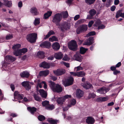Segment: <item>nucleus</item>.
I'll return each instance as SVG.
<instances>
[{
  "instance_id": "nucleus-10",
  "label": "nucleus",
  "mask_w": 124,
  "mask_h": 124,
  "mask_svg": "<svg viewBox=\"0 0 124 124\" xmlns=\"http://www.w3.org/2000/svg\"><path fill=\"white\" fill-rule=\"evenodd\" d=\"M51 45L50 43L48 41H46L41 43L40 44V46L42 48H49Z\"/></svg>"
},
{
  "instance_id": "nucleus-44",
  "label": "nucleus",
  "mask_w": 124,
  "mask_h": 124,
  "mask_svg": "<svg viewBox=\"0 0 124 124\" xmlns=\"http://www.w3.org/2000/svg\"><path fill=\"white\" fill-rule=\"evenodd\" d=\"M95 32L94 31H92L89 32L87 35L86 36L87 37H90L91 36H93L95 35Z\"/></svg>"
},
{
  "instance_id": "nucleus-32",
  "label": "nucleus",
  "mask_w": 124,
  "mask_h": 124,
  "mask_svg": "<svg viewBox=\"0 0 124 124\" xmlns=\"http://www.w3.org/2000/svg\"><path fill=\"white\" fill-rule=\"evenodd\" d=\"M96 13V11L94 9H91L89 11V13L91 16H94Z\"/></svg>"
},
{
  "instance_id": "nucleus-23",
  "label": "nucleus",
  "mask_w": 124,
  "mask_h": 124,
  "mask_svg": "<svg viewBox=\"0 0 124 124\" xmlns=\"http://www.w3.org/2000/svg\"><path fill=\"white\" fill-rule=\"evenodd\" d=\"M92 87H93L92 84L89 82L85 83L83 85V87L86 89L90 88Z\"/></svg>"
},
{
  "instance_id": "nucleus-64",
  "label": "nucleus",
  "mask_w": 124,
  "mask_h": 124,
  "mask_svg": "<svg viewBox=\"0 0 124 124\" xmlns=\"http://www.w3.org/2000/svg\"><path fill=\"white\" fill-rule=\"evenodd\" d=\"M18 7L19 8H21L23 6V3L21 1L19 2L18 4Z\"/></svg>"
},
{
  "instance_id": "nucleus-28",
  "label": "nucleus",
  "mask_w": 124,
  "mask_h": 124,
  "mask_svg": "<svg viewBox=\"0 0 124 124\" xmlns=\"http://www.w3.org/2000/svg\"><path fill=\"white\" fill-rule=\"evenodd\" d=\"M48 121L50 124H57L59 120L56 119H48Z\"/></svg>"
},
{
  "instance_id": "nucleus-50",
  "label": "nucleus",
  "mask_w": 124,
  "mask_h": 124,
  "mask_svg": "<svg viewBox=\"0 0 124 124\" xmlns=\"http://www.w3.org/2000/svg\"><path fill=\"white\" fill-rule=\"evenodd\" d=\"M85 21V19H81L78 20L77 21L78 23L79 24L83 23Z\"/></svg>"
},
{
  "instance_id": "nucleus-13",
  "label": "nucleus",
  "mask_w": 124,
  "mask_h": 124,
  "mask_svg": "<svg viewBox=\"0 0 124 124\" xmlns=\"http://www.w3.org/2000/svg\"><path fill=\"white\" fill-rule=\"evenodd\" d=\"M63 54L62 53L59 52L55 53L54 54V57L58 60L61 59L63 57Z\"/></svg>"
},
{
  "instance_id": "nucleus-8",
  "label": "nucleus",
  "mask_w": 124,
  "mask_h": 124,
  "mask_svg": "<svg viewBox=\"0 0 124 124\" xmlns=\"http://www.w3.org/2000/svg\"><path fill=\"white\" fill-rule=\"evenodd\" d=\"M65 70L63 69H58L56 70L53 71L54 74L58 76L62 75L65 73Z\"/></svg>"
},
{
  "instance_id": "nucleus-42",
  "label": "nucleus",
  "mask_w": 124,
  "mask_h": 124,
  "mask_svg": "<svg viewBox=\"0 0 124 124\" xmlns=\"http://www.w3.org/2000/svg\"><path fill=\"white\" fill-rule=\"evenodd\" d=\"M49 39V40L51 41H58L57 38L55 36H53L52 37L50 38Z\"/></svg>"
},
{
  "instance_id": "nucleus-46",
  "label": "nucleus",
  "mask_w": 124,
  "mask_h": 124,
  "mask_svg": "<svg viewBox=\"0 0 124 124\" xmlns=\"http://www.w3.org/2000/svg\"><path fill=\"white\" fill-rule=\"evenodd\" d=\"M96 96V95L94 93H90L88 96V98H94Z\"/></svg>"
},
{
  "instance_id": "nucleus-52",
  "label": "nucleus",
  "mask_w": 124,
  "mask_h": 124,
  "mask_svg": "<svg viewBox=\"0 0 124 124\" xmlns=\"http://www.w3.org/2000/svg\"><path fill=\"white\" fill-rule=\"evenodd\" d=\"M76 101L75 99L71 100L70 101V103L72 104V105H74L76 103Z\"/></svg>"
},
{
  "instance_id": "nucleus-53",
  "label": "nucleus",
  "mask_w": 124,
  "mask_h": 124,
  "mask_svg": "<svg viewBox=\"0 0 124 124\" xmlns=\"http://www.w3.org/2000/svg\"><path fill=\"white\" fill-rule=\"evenodd\" d=\"M70 73L71 75L74 76H78V72L76 73L73 72H70Z\"/></svg>"
},
{
  "instance_id": "nucleus-43",
  "label": "nucleus",
  "mask_w": 124,
  "mask_h": 124,
  "mask_svg": "<svg viewBox=\"0 0 124 124\" xmlns=\"http://www.w3.org/2000/svg\"><path fill=\"white\" fill-rule=\"evenodd\" d=\"M45 119V117L42 115H39L38 116V119L39 120L41 121H44Z\"/></svg>"
},
{
  "instance_id": "nucleus-33",
  "label": "nucleus",
  "mask_w": 124,
  "mask_h": 124,
  "mask_svg": "<svg viewBox=\"0 0 124 124\" xmlns=\"http://www.w3.org/2000/svg\"><path fill=\"white\" fill-rule=\"evenodd\" d=\"M55 107L53 105L49 104L47 106H46V109L47 110H52L54 109Z\"/></svg>"
},
{
  "instance_id": "nucleus-62",
  "label": "nucleus",
  "mask_w": 124,
  "mask_h": 124,
  "mask_svg": "<svg viewBox=\"0 0 124 124\" xmlns=\"http://www.w3.org/2000/svg\"><path fill=\"white\" fill-rule=\"evenodd\" d=\"M41 83L43 84H44V88L45 89H46L47 88V85L46 84V82L45 81H42Z\"/></svg>"
},
{
  "instance_id": "nucleus-56",
  "label": "nucleus",
  "mask_w": 124,
  "mask_h": 124,
  "mask_svg": "<svg viewBox=\"0 0 124 124\" xmlns=\"http://www.w3.org/2000/svg\"><path fill=\"white\" fill-rule=\"evenodd\" d=\"M94 21L93 20H91L89 22L88 24V26L89 27H91Z\"/></svg>"
},
{
  "instance_id": "nucleus-31",
  "label": "nucleus",
  "mask_w": 124,
  "mask_h": 124,
  "mask_svg": "<svg viewBox=\"0 0 124 124\" xmlns=\"http://www.w3.org/2000/svg\"><path fill=\"white\" fill-rule=\"evenodd\" d=\"M33 97L35 100L37 101H41V98L39 97L38 94H34L33 95Z\"/></svg>"
},
{
  "instance_id": "nucleus-40",
  "label": "nucleus",
  "mask_w": 124,
  "mask_h": 124,
  "mask_svg": "<svg viewBox=\"0 0 124 124\" xmlns=\"http://www.w3.org/2000/svg\"><path fill=\"white\" fill-rule=\"evenodd\" d=\"M40 19L39 18H37L35 19L34 22V24L35 25L39 24L40 23Z\"/></svg>"
},
{
  "instance_id": "nucleus-59",
  "label": "nucleus",
  "mask_w": 124,
  "mask_h": 124,
  "mask_svg": "<svg viewBox=\"0 0 124 124\" xmlns=\"http://www.w3.org/2000/svg\"><path fill=\"white\" fill-rule=\"evenodd\" d=\"M120 71L116 70H115L113 72V74L115 75H116L120 73Z\"/></svg>"
},
{
  "instance_id": "nucleus-49",
  "label": "nucleus",
  "mask_w": 124,
  "mask_h": 124,
  "mask_svg": "<svg viewBox=\"0 0 124 124\" xmlns=\"http://www.w3.org/2000/svg\"><path fill=\"white\" fill-rule=\"evenodd\" d=\"M105 27V26L103 24H102L101 25L99 26L97 28L98 30L100 29H103Z\"/></svg>"
},
{
  "instance_id": "nucleus-35",
  "label": "nucleus",
  "mask_w": 124,
  "mask_h": 124,
  "mask_svg": "<svg viewBox=\"0 0 124 124\" xmlns=\"http://www.w3.org/2000/svg\"><path fill=\"white\" fill-rule=\"evenodd\" d=\"M87 50V49L81 47L80 48V53L81 54H84L86 52Z\"/></svg>"
},
{
  "instance_id": "nucleus-15",
  "label": "nucleus",
  "mask_w": 124,
  "mask_h": 124,
  "mask_svg": "<svg viewBox=\"0 0 124 124\" xmlns=\"http://www.w3.org/2000/svg\"><path fill=\"white\" fill-rule=\"evenodd\" d=\"M95 122L94 118L88 116L86 119V122L88 124H93Z\"/></svg>"
},
{
  "instance_id": "nucleus-55",
  "label": "nucleus",
  "mask_w": 124,
  "mask_h": 124,
  "mask_svg": "<svg viewBox=\"0 0 124 124\" xmlns=\"http://www.w3.org/2000/svg\"><path fill=\"white\" fill-rule=\"evenodd\" d=\"M101 23L100 21H97L95 22V25L96 26H97L99 25Z\"/></svg>"
},
{
  "instance_id": "nucleus-14",
  "label": "nucleus",
  "mask_w": 124,
  "mask_h": 124,
  "mask_svg": "<svg viewBox=\"0 0 124 124\" xmlns=\"http://www.w3.org/2000/svg\"><path fill=\"white\" fill-rule=\"evenodd\" d=\"M84 92L80 89H77L76 91V96L78 98H80L82 97L84 94Z\"/></svg>"
},
{
  "instance_id": "nucleus-17",
  "label": "nucleus",
  "mask_w": 124,
  "mask_h": 124,
  "mask_svg": "<svg viewBox=\"0 0 124 124\" xmlns=\"http://www.w3.org/2000/svg\"><path fill=\"white\" fill-rule=\"evenodd\" d=\"M52 47L54 50L57 51L60 49V46L58 43L56 42L53 44Z\"/></svg>"
},
{
  "instance_id": "nucleus-61",
  "label": "nucleus",
  "mask_w": 124,
  "mask_h": 124,
  "mask_svg": "<svg viewBox=\"0 0 124 124\" xmlns=\"http://www.w3.org/2000/svg\"><path fill=\"white\" fill-rule=\"evenodd\" d=\"M10 116H12L13 117H16L17 116V115L15 113H11V114L10 115Z\"/></svg>"
},
{
  "instance_id": "nucleus-22",
  "label": "nucleus",
  "mask_w": 124,
  "mask_h": 124,
  "mask_svg": "<svg viewBox=\"0 0 124 124\" xmlns=\"http://www.w3.org/2000/svg\"><path fill=\"white\" fill-rule=\"evenodd\" d=\"M37 56L39 58L41 59L44 58L45 57V53L42 51L38 52L37 53Z\"/></svg>"
},
{
  "instance_id": "nucleus-18",
  "label": "nucleus",
  "mask_w": 124,
  "mask_h": 124,
  "mask_svg": "<svg viewBox=\"0 0 124 124\" xmlns=\"http://www.w3.org/2000/svg\"><path fill=\"white\" fill-rule=\"evenodd\" d=\"M49 73V71L46 70H42L40 71L39 73V75L41 76H46Z\"/></svg>"
},
{
  "instance_id": "nucleus-38",
  "label": "nucleus",
  "mask_w": 124,
  "mask_h": 124,
  "mask_svg": "<svg viewBox=\"0 0 124 124\" xmlns=\"http://www.w3.org/2000/svg\"><path fill=\"white\" fill-rule=\"evenodd\" d=\"M123 12V10H118L116 12V18H117L120 16L121 13Z\"/></svg>"
},
{
  "instance_id": "nucleus-24",
  "label": "nucleus",
  "mask_w": 124,
  "mask_h": 124,
  "mask_svg": "<svg viewBox=\"0 0 124 124\" xmlns=\"http://www.w3.org/2000/svg\"><path fill=\"white\" fill-rule=\"evenodd\" d=\"M97 92L101 94H104L106 93V90L105 87H102L97 90Z\"/></svg>"
},
{
  "instance_id": "nucleus-63",
  "label": "nucleus",
  "mask_w": 124,
  "mask_h": 124,
  "mask_svg": "<svg viewBox=\"0 0 124 124\" xmlns=\"http://www.w3.org/2000/svg\"><path fill=\"white\" fill-rule=\"evenodd\" d=\"M116 8V7L115 6H113L111 7L110 9L112 11H115Z\"/></svg>"
},
{
  "instance_id": "nucleus-54",
  "label": "nucleus",
  "mask_w": 124,
  "mask_h": 124,
  "mask_svg": "<svg viewBox=\"0 0 124 124\" xmlns=\"http://www.w3.org/2000/svg\"><path fill=\"white\" fill-rule=\"evenodd\" d=\"M41 83H38L36 86L37 90H38L39 89V86L40 88H41L42 87V85L41 84Z\"/></svg>"
},
{
  "instance_id": "nucleus-30",
  "label": "nucleus",
  "mask_w": 124,
  "mask_h": 124,
  "mask_svg": "<svg viewBox=\"0 0 124 124\" xmlns=\"http://www.w3.org/2000/svg\"><path fill=\"white\" fill-rule=\"evenodd\" d=\"M63 18L64 19L66 18L69 16L68 12L67 11L63 12L62 13V15Z\"/></svg>"
},
{
  "instance_id": "nucleus-16",
  "label": "nucleus",
  "mask_w": 124,
  "mask_h": 124,
  "mask_svg": "<svg viewBox=\"0 0 124 124\" xmlns=\"http://www.w3.org/2000/svg\"><path fill=\"white\" fill-rule=\"evenodd\" d=\"M39 65L40 67L46 69H48L50 67L49 64L45 61H44L40 64Z\"/></svg>"
},
{
  "instance_id": "nucleus-45",
  "label": "nucleus",
  "mask_w": 124,
  "mask_h": 124,
  "mask_svg": "<svg viewBox=\"0 0 124 124\" xmlns=\"http://www.w3.org/2000/svg\"><path fill=\"white\" fill-rule=\"evenodd\" d=\"M20 50L21 54L23 53V54L27 52L28 51V49L26 48H24L22 49H20Z\"/></svg>"
},
{
  "instance_id": "nucleus-21",
  "label": "nucleus",
  "mask_w": 124,
  "mask_h": 124,
  "mask_svg": "<svg viewBox=\"0 0 124 124\" xmlns=\"http://www.w3.org/2000/svg\"><path fill=\"white\" fill-rule=\"evenodd\" d=\"M27 110L32 114H34V113L36 111L37 108L34 107H28L27 108Z\"/></svg>"
},
{
  "instance_id": "nucleus-5",
  "label": "nucleus",
  "mask_w": 124,
  "mask_h": 124,
  "mask_svg": "<svg viewBox=\"0 0 124 124\" xmlns=\"http://www.w3.org/2000/svg\"><path fill=\"white\" fill-rule=\"evenodd\" d=\"M87 28V25L85 24L81 25L78 27L76 29L77 33L78 34H79L81 33L84 32L86 31Z\"/></svg>"
},
{
  "instance_id": "nucleus-7",
  "label": "nucleus",
  "mask_w": 124,
  "mask_h": 124,
  "mask_svg": "<svg viewBox=\"0 0 124 124\" xmlns=\"http://www.w3.org/2000/svg\"><path fill=\"white\" fill-rule=\"evenodd\" d=\"M71 95L66 94L63 97L58 98L56 100V101L58 104L62 105L65 101L66 99L71 98Z\"/></svg>"
},
{
  "instance_id": "nucleus-1",
  "label": "nucleus",
  "mask_w": 124,
  "mask_h": 124,
  "mask_svg": "<svg viewBox=\"0 0 124 124\" xmlns=\"http://www.w3.org/2000/svg\"><path fill=\"white\" fill-rule=\"evenodd\" d=\"M49 82L50 86L54 92L59 93L62 91V88L61 85L55 84L54 82L51 81Z\"/></svg>"
},
{
  "instance_id": "nucleus-60",
  "label": "nucleus",
  "mask_w": 124,
  "mask_h": 124,
  "mask_svg": "<svg viewBox=\"0 0 124 124\" xmlns=\"http://www.w3.org/2000/svg\"><path fill=\"white\" fill-rule=\"evenodd\" d=\"M10 86L12 91H14L15 89V87L14 85L12 84L10 85Z\"/></svg>"
},
{
  "instance_id": "nucleus-34",
  "label": "nucleus",
  "mask_w": 124,
  "mask_h": 124,
  "mask_svg": "<svg viewBox=\"0 0 124 124\" xmlns=\"http://www.w3.org/2000/svg\"><path fill=\"white\" fill-rule=\"evenodd\" d=\"M21 46V45L20 44H17L14 45L12 47V49L14 50H18Z\"/></svg>"
},
{
  "instance_id": "nucleus-27",
  "label": "nucleus",
  "mask_w": 124,
  "mask_h": 124,
  "mask_svg": "<svg viewBox=\"0 0 124 124\" xmlns=\"http://www.w3.org/2000/svg\"><path fill=\"white\" fill-rule=\"evenodd\" d=\"M93 38L90 37L88 39L87 45H91L93 43Z\"/></svg>"
},
{
  "instance_id": "nucleus-20",
  "label": "nucleus",
  "mask_w": 124,
  "mask_h": 124,
  "mask_svg": "<svg viewBox=\"0 0 124 124\" xmlns=\"http://www.w3.org/2000/svg\"><path fill=\"white\" fill-rule=\"evenodd\" d=\"M39 92L40 94L42 97L45 98H46V97L47 94L44 90L42 89H40L39 90Z\"/></svg>"
},
{
  "instance_id": "nucleus-6",
  "label": "nucleus",
  "mask_w": 124,
  "mask_h": 124,
  "mask_svg": "<svg viewBox=\"0 0 124 124\" xmlns=\"http://www.w3.org/2000/svg\"><path fill=\"white\" fill-rule=\"evenodd\" d=\"M74 81L73 78L70 76L63 82V84L65 87L69 86L72 85Z\"/></svg>"
},
{
  "instance_id": "nucleus-41",
  "label": "nucleus",
  "mask_w": 124,
  "mask_h": 124,
  "mask_svg": "<svg viewBox=\"0 0 124 124\" xmlns=\"http://www.w3.org/2000/svg\"><path fill=\"white\" fill-rule=\"evenodd\" d=\"M49 102L48 101H44L42 102V105L43 107L47 106L49 104Z\"/></svg>"
},
{
  "instance_id": "nucleus-51",
  "label": "nucleus",
  "mask_w": 124,
  "mask_h": 124,
  "mask_svg": "<svg viewBox=\"0 0 124 124\" xmlns=\"http://www.w3.org/2000/svg\"><path fill=\"white\" fill-rule=\"evenodd\" d=\"M85 2L88 5H91L93 4L91 0H85Z\"/></svg>"
},
{
  "instance_id": "nucleus-3",
  "label": "nucleus",
  "mask_w": 124,
  "mask_h": 124,
  "mask_svg": "<svg viewBox=\"0 0 124 124\" xmlns=\"http://www.w3.org/2000/svg\"><path fill=\"white\" fill-rule=\"evenodd\" d=\"M62 19V15L60 13L55 14L53 17L52 21L57 26L60 25V23Z\"/></svg>"
},
{
  "instance_id": "nucleus-19",
  "label": "nucleus",
  "mask_w": 124,
  "mask_h": 124,
  "mask_svg": "<svg viewBox=\"0 0 124 124\" xmlns=\"http://www.w3.org/2000/svg\"><path fill=\"white\" fill-rule=\"evenodd\" d=\"M30 75L29 73L26 71H24L20 74L21 77L23 78H28Z\"/></svg>"
},
{
  "instance_id": "nucleus-47",
  "label": "nucleus",
  "mask_w": 124,
  "mask_h": 124,
  "mask_svg": "<svg viewBox=\"0 0 124 124\" xmlns=\"http://www.w3.org/2000/svg\"><path fill=\"white\" fill-rule=\"evenodd\" d=\"M13 37L12 34H9L6 36V39L7 40H9L12 38Z\"/></svg>"
},
{
  "instance_id": "nucleus-2",
  "label": "nucleus",
  "mask_w": 124,
  "mask_h": 124,
  "mask_svg": "<svg viewBox=\"0 0 124 124\" xmlns=\"http://www.w3.org/2000/svg\"><path fill=\"white\" fill-rule=\"evenodd\" d=\"M37 34L35 33H32L28 34L26 36L27 40L31 43H35L37 38Z\"/></svg>"
},
{
  "instance_id": "nucleus-39",
  "label": "nucleus",
  "mask_w": 124,
  "mask_h": 124,
  "mask_svg": "<svg viewBox=\"0 0 124 124\" xmlns=\"http://www.w3.org/2000/svg\"><path fill=\"white\" fill-rule=\"evenodd\" d=\"M78 77H83L85 75V73L83 71L78 72Z\"/></svg>"
},
{
  "instance_id": "nucleus-29",
  "label": "nucleus",
  "mask_w": 124,
  "mask_h": 124,
  "mask_svg": "<svg viewBox=\"0 0 124 124\" xmlns=\"http://www.w3.org/2000/svg\"><path fill=\"white\" fill-rule=\"evenodd\" d=\"M6 58L7 59L9 60L12 62L15 61L16 59L15 58L9 55L7 56Z\"/></svg>"
},
{
  "instance_id": "nucleus-9",
  "label": "nucleus",
  "mask_w": 124,
  "mask_h": 124,
  "mask_svg": "<svg viewBox=\"0 0 124 124\" xmlns=\"http://www.w3.org/2000/svg\"><path fill=\"white\" fill-rule=\"evenodd\" d=\"M70 26L68 23L65 22L60 27L61 31L62 32L64 31V30H67L70 29Z\"/></svg>"
},
{
  "instance_id": "nucleus-36",
  "label": "nucleus",
  "mask_w": 124,
  "mask_h": 124,
  "mask_svg": "<svg viewBox=\"0 0 124 124\" xmlns=\"http://www.w3.org/2000/svg\"><path fill=\"white\" fill-rule=\"evenodd\" d=\"M20 49L17 50H15L14 52V55L16 56H17L22 54Z\"/></svg>"
},
{
  "instance_id": "nucleus-25",
  "label": "nucleus",
  "mask_w": 124,
  "mask_h": 124,
  "mask_svg": "<svg viewBox=\"0 0 124 124\" xmlns=\"http://www.w3.org/2000/svg\"><path fill=\"white\" fill-rule=\"evenodd\" d=\"M4 5L10 8L12 6V4L11 1L4 0Z\"/></svg>"
},
{
  "instance_id": "nucleus-26",
  "label": "nucleus",
  "mask_w": 124,
  "mask_h": 124,
  "mask_svg": "<svg viewBox=\"0 0 124 124\" xmlns=\"http://www.w3.org/2000/svg\"><path fill=\"white\" fill-rule=\"evenodd\" d=\"M52 13L51 11H48L47 13L44 14V18L45 19H46L48 18L50 16Z\"/></svg>"
},
{
  "instance_id": "nucleus-4",
  "label": "nucleus",
  "mask_w": 124,
  "mask_h": 124,
  "mask_svg": "<svg viewBox=\"0 0 124 124\" xmlns=\"http://www.w3.org/2000/svg\"><path fill=\"white\" fill-rule=\"evenodd\" d=\"M68 47L70 50L76 51L78 49V45L77 42L74 40H72L68 44Z\"/></svg>"
},
{
  "instance_id": "nucleus-58",
  "label": "nucleus",
  "mask_w": 124,
  "mask_h": 124,
  "mask_svg": "<svg viewBox=\"0 0 124 124\" xmlns=\"http://www.w3.org/2000/svg\"><path fill=\"white\" fill-rule=\"evenodd\" d=\"M50 36L51 35H54L55 34L54 32L52 30H50L48 33Z\"/></svg>"
},
{
  "instance_id": "nucleus-57",
  "label": "nucleus",
  "mask_w": 124,
  "mask_h": 124,
  "mask_svg": "<svg viewBox=\"0 0 124 124\" xmlns=\"http://www.w3.org/2000/svg\"><path fill=\"white\" fill-rule=\"evenodd\" d=\"M80 16L79 15H76L74 17V20L75 21L78 20Z\"/></svg>"
},
{
  "instance_id": "nucleus-12",
  "label": "nucleus",
  "mask_w": 124,
  "mask_h": 124,
  "mask_svg": "<svg viewBox=\"0 0 124 124\" xmlns=\"http://www.w3.org/2000/svg\"><path fill=\"white\" fill-rule=\"evenodd\" d=\"M30 12L32 15L34 16H36L39 14V12L38 10L35 7H33L30 10Z\"/></svg>"
},
{
  "instance_id": "nucleus-48",
  "label": "nucleus",
  "mask_w": 124,
  "mask_h": 124,
  "mask_svg": "<svg viewBox=\"0 0 124 124\" xmlns=\"http://www.w3.org/2000/svg\"><path fill=\"white\" fill-rule=\"evenodd\" d=\"M22 85L25 87H29V85L27 84V83L25 82L24 81L22 82Z\"/></svg>"
},
{
  "instance_id": "nucleus-11",
  "label": "nucleus",
  "mask_w": 124,
  "mask_h": 124,
  "mask_svg": "<svg viewBox=\"0 0 124 124\" xmlns=\"http://www.w3.org/2000/svg\"><path fill=\"white\" fill-rule=\"evenodd\" d=\"M19 93L17 91H15L14 94V98H17L19 100H22L23 99V95L19 94Z\"/></svg>"
},
{
  "instance_id": "nucleus-37",
  "label": "nucleus",
  "mask_w": 124,
  "mask_h": 124,
  "mask_svg": "<svg viewBox=\"0 0 124 124\" xmlns=\"http://www.w3.org/2000/svg\"><path fill=\"white\" fill-rule=\"evenodd\" d=\"M74 57L76 60L79 61L81 59V56L79 54H76L74 55Z\"/></svg>"
}]
</instances>
